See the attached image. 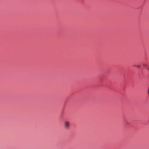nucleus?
I'll use <instances>...</instances> for the list:
<instances>
[{"label":"nucleus","mask_w":149,"mask_h":149,"mask_svg":"<svg viewBox=\"0 0 149 149\" xmlns=\"http://www.w3.org/2000/svg\"><path fill=\"white\" fill-rule=\"evenodd\" d=\"M147 93H148V94H149V87L148 88Z\"/></svg>","instance_id":"nucleus-3"},{"label":"nucleus","mask_w":149,"mask_h":149,"mask_svg":"<svg viewBox=\"0 0 149 149\" xmlns=\"http://www.w3.org/2000/svg\"><path fill=\"white\" fill-rule=\"evenodd\" d=\"M64 126L65 128L66 129H68L69 128L70 123L66 121L65 122Z\"/></svg>","instance_id":"nucleus-1"},{"label":"nucleus","mask_w":149,"mask_h":149,"mask_svg":"<svg viewBox=\"0 0 149 149\" xmlns=\"http://www.w3.org/2000/svg\"><path fill=\"white\" fill-rule=\"evenodd\" d=\"M134 67H137L139 68H140L141 67L140 66V65H134Z\"/></svg>","instance_id":"nucleus-2"},{"label":"nucleus","mask_w":149,"mask_h":149,"mask_svg":"<svg viewBox=\"0 0 149 149\" xmlns=\"http://www.w3.org/2000/svg\"><path fill=\"white\" fill-rule=\"evenodd\" d=\"M143 65L144 66H147V65L146 64H143Z\"/></svg>","instance_id":"nucleus-4"}]
</instances>
